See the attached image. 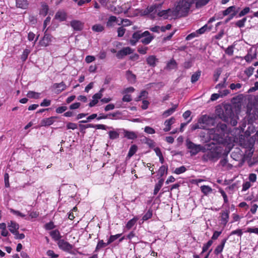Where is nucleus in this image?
<instances>
[{"instance_id": "f257e3e1", "label": "nucleus", "mask_w": 258, "mask_h": 258, "mask_svg": "<svg viewBox=\"0 0 258 258\" xmlns=\"http://www.w3.org/2000/svg\"><path fill=\"white\" fill-rule=\"evenodd\" d=\"M193 3V0H180L179 1L173 8V17L176 18L186 16Z\"/></svg>"}, {"instance_id": "f03ea898", "label": "nucleus", "mask_w": 258, "mask_h": 258, "mask_svg": "<svg viewBox=\"0 0 258 258\" xmlns=\"http://www.w3.org/2000/svg\"><path fill=\"white\" fill-rule=\"evenodd\" d=\"M224 109L221 118L227 123L230 124L233 126H236L237 123L238 117L234 113L231 106L226 105L224 106Z\"/></svg>"}, {"instance_id": "7ed1b4c3", "label": "nucleus", "mask_w": 258, "mask_h": 258, "mask_svg": "<svg viewBox=\"0 0 258 258\" xmlns=\"http://www.w3.org/2000/svg\"><path fill=\"white\" fill-rule=\"evenodd\" d=\"M221 155V152L216 149H213L208 151L202 157L205 161L208 160H217Z\"/></svg>"}, {"instance_id": "20e7f679", "label": "nucleus", "mask_w": 258, "mask_h": 258, "mask_svg": "<svg viewBox=\"0 0 258 258\" xmlns=\"http://www.w3.org/2000/svg\"><path fill=\"white\" fill-rule=\"evenodd\" d=\"M186 145L192 155H196L202 149V147L200 145H196L189 140H186Z\"/></svg>"}, {"instance_id": "39448f33", "label": "nucleus", "mask_w": 258, "mask_h": 258, "mask_svg": "<svg viewBox=\"0 0 258 258\" xmlns=\"http://www.w3.org/2000/svg\"><path fill=\"white\" fill-rule=\"evenodd\" d=\"M57 245L60 249L67 252H70L73 248L72 244L63 239L59 240L57 242Z\"/></svg>"}, {"instance_id": "423d86ee", "label": "nucleus", "mask_w": 258, "mask_h": 258, "mask_svg": "<svg viewBox=\"0 0 258 258\" xmlns=\"http://www.w3.org/2000/svg\"><path fill=\"white\" fill-rule=\"evenodd\" d=\"M157 15L160 17H162L163 18L166 19H168L169 18H175L173 17V9H168L166 10H162L160 11L159 9L158 11Z\"/></svg>"}, {"instance_id": "0eeeda50", "label": "nucleus", "mask_w": 258, "mask_h": 258, "mask_svg": "<svg viewBox=\"0 0 258 258\" xmlns=\"http://www.w3.org/2000/svg\"><path fill=\"white\" fill-rule=\"evenodd\" d=\"M141 35L142 36V38H141V41L145 45L149 44L154 38L148 31L143 32Z\"/></svg>"}, {"instance_id": "6e6552de", "label": "nucleus", "mask_w": 258, "mask_h": 258, "mask_svg": "<svg viewBox=\"0 0 258 258\" xmlns=\"http://www.w3.org/2000/svg\"><path fill=\"white\" fill-rule=\"evenodd\" d=\"M213 120L212 117L207 115H202L199 119V123L200 124L205 125L206 127V125H209L210 123H213Z\"/></svg>"}, {"instance_id": "1a4fd4ad", "label": "nucleus", "mask_w": 258, "mask_h": 258, "mask_svg": "<svg viewBox=\"0 0 258 258\" xmlns=\"http://www.w3.org/2000/svg\"><path fill=\"white\" fill-rule=\"evenodd\" d=\"M118 23H119V21L116 17L110 16L107 20L106 25L107 28H110L114 27L116 24L118 25Z\"/></svg>"}, {"instance_id": "9d476101", "label": "nucleus", "mask_w": 258, "mask_h": 258, "mask_svg": "<svg viewBox=\"0 0 258 258\" xmlns=\"http://www.w3.org/2000/svg\"><path fill=\"white\" fill-rule=\"evenodd\" d=\"M102 6L105 7L108 10L116 12V8L112 5H108L110 2L114 3L115 0H99Z\"/></svg>"}, {"instance_id": "9b49d317", "label": "nucleus", "mask_w": 258, "mask_h": 258, "mask_svg": "<svg viewBox=\"0 0 258 258\" xmlns=\"http://www.w3.org/2000/svg\"><path fill=\"white\" fill-rule=\"evenodd\" d=\"M51 36L48 34H45L42 40L39 42L42 46L46 47L49 45L51 41Z\"/></svg>"}, {"instance_id": "f8f14e48", "label": "nucleus", "mask_w": 258, "mask_h": 258, "mask_svg": "<svg viewBox=\"0 0 258 258\" xmlns=\"http://www.w3.org/2000/svg\"><path fill=\"white\" fill-rule=\"evenodd\" d=\"M71 26L76 31H80L83 28V23L80 21L73 20L71 22Z\"/></svg>"}, {"instance_id": "ddd939ff", "label": "nucleus", "mask_w": 258, "mask_h": 258, "mask_svg": "<svg viewBox=\"0 0 258 258\" xmlns=\"http://www.w3.org/2000/svg\"><path fill=\"white\" fill-rule=\"evenodd\" d=\"M161 5H153L147 8V11L149 13H151V15L153 18L155 17V15L157 14L158 11L161 7Z\"/></svg>"}, {"instance_id": "4468645a", "label": "nucleus", "mask_w": 258, "mask_h": 258, "mask_svg": "<svg viewBox=\"0 0 258 258\" xmlns=\"http://www.w3.org/2000/svg\"><path fill=\"white\" fill-rule=\"evenodd\" d=\"M142 33L140 31L135 32L132 36V38L130 40V43L132 45H135L137 42L142 38Z\"/></svg>"}, {"instance_id": "2eb2a0df", "label": "nucleus", "mask_w": 258, "mask_h": 258, "mask_svg": "<svg viewBox=\"0 0 258 258\" xmlns=\"http://www.w3.org/2000/svg\"><path fill=\"white\" fill-rule=\"evenodd\" d=\"M102 96V94L100 92L95 94L92 97V100L89 104V106L91 107L94 106L98 102V100L101 98Z\"/></svg>"}, {"instance_id": "dca6fc26", "label": "nucleus", "mask_w": 258, "mask_h": 258, "mask_svg": "<svg viewBox=\"0 0 258 258\" xmlns=\"http://www.w3.org/2000/svg\"><path fill=\"white\" fill-rule=\"evenodd\" d=\"M235 6H231L228 7L226 10L219 13L218 15L221 16V17H218L217 19H222L224 16H225L232 12H234L233 15H235Z\"/></svg>"}, {"instance_id": "f3484780", "label": "nucleus", "mask_w": 258, "mask_h": 258, "mask_svg": "<svg viewBox=\"0 0 258 258\" xmlns=\"http://www.w3.org/2000/svg\"><path fill=\"white\" fill-rule=\"evenodd\" d=\"M16 7L22 9H27L28 8L29 2L27 0H16Z\"/></svg>"}, {"instance_id": "a211bd4d", "label": "nucleus", "mask_w": 258, "mask_h": 258, "mask_svg": "<svg viewBox=\"0 0 258 258\" xmlns=\"http://www.w3.org/2000/svg\"><path fill=\"white\" fill-rule=\"evenodd\" d=\"M8 227L9 228V230L13 234L16 233V232L18 231V230L19 228V224L12 221L8 223Z\"/></svg>"}, {"instance_id": "6ab92c4d", "label": "nucleus", "mask_w": 258, "mask_h": 258, "mask_svg": "<svg viewBox=\"0 0 258 258\" xmlns=\"http://www.w3.org/2000/svg\"><path fill=\"white\" fill-rule=\"evenodd\" d=\"M229 210H226L221 213V221L222 223L225 225L229 220Z\"/></svg>"}, {"instance_id": "aec40b11", "label": "nucleus", "mask_w": 258, "mask_h": 258, "mask_svg": "<svg viewBox=\"0 0 258 258\" xmlns=\"http://www.w3.org/2000/svg\"><path fill=\"white\" fill-rule=\"evenodd\" d=\"M147 63L150 67H154L158 62V59L154 55H150L146 59Z\"/></svg>"}, {"instance_id": "412c9836", "label": "nucleus", "mask_w": 258, "mask_h": 258, "mask_svg": "<svg viewBox=\"0 0 258 258\" xmlns=\"http://www.w3.org/2000/svg\"><path fill=\"white\" fill-rule=\"evenodd\" d=\"M175 118L173 117L165 121L164 125L165 127L163 129L164 132H168L171 129V125L174 123Z\"/></svg>"}, {"instance_id": "4be33fe9", "label": "nucleus", "mask_w": 258, "mask_h": 258, "mask_svg": "<svg viewBox=\"0 0 258 258\" xmlns=\"http://www.w3.org/2000/svg\"><path fill=\"white\" fill-rule=\"evenodd\" d=\"M55 117L52 116L48 118H44L41 122V126H49L52 124L54 121V119Z\"/></svg>"}, {"instance_id": "5701e85b", "label": "nucleus", "mask_w": 258, "mask_h": 258, "mask_svg": "<svg viewBox=\"0 0 258 258\" xmlns=\"http://www.w3.org/2000/svg\"><path fill=\"white\" fill-rule=\"evenodd\" d=\"M227 241V238L223 239L221 242V244L218 245L214 250V253L216 255H218L221 253L224 248L225 244Z\"/></svg>"}, {"instance_id": "b1692460", "label": "nucleus", "mask_w": 258, "mask_h": 258, "mask_svg": "<svg viewBox=\"0 0 258 258\" xmlns=\"http://www.w3.org/2000/svg\"><path fill=\"white\" fill-rule=\"evenodd\" d=\"M132 52V49L129 47H126L123 48L121 50H120L117 54V56L119 57L120 56L122 57L127 54H129Z\"/></svg>"}, {"instance_id": "393cba45", "label": "nucleus", "mask_w": 258, "mask_h": 258, "mask_svg": "<svg viewBox=\"0 0 258 258\" xmlns=\"http://www.w3.org/2000/svg\"><path fill=\"white\" fill-rule=\"evenodd\" d=\"M50 235L51 236L52 239L57 242L60 240L61 236L60 235V232L58 230H52L50 232Z\"/></svg>"}, {"instance_id": "a878e982", "label": "nucleus", "mask_w": 258, "mask_h": 258, "mask_svg": "<svg viewBox=\"0 0 258 258\" xmlns=\"http://www.w3.org/2000/svg\"><path fill=\"white\" fill-rule=\"evenodd\" d=\"M124 137L130 140H134L137 138L138 137L137 135L135 132L128 131L126 130L124 131Z\"/></svg>"}, {"instance_id": "bb28decb", "label": "nucleus", "mask_w": 258, "mask_h": 258, "mask_svg": "<svg viewBox=\"0 0 258 258\" xmlns=\"http://www.w3.org/2000/svg\"><path fill=\"white\" fill-rule=\"evenodd\" d=\"M55 18L60 21H64L67 18V14L64 11H58L55 15Z\"/></svg>"}, {"instance_id": "cd10ccee", "label": "nucleus", "mask_w": 258, "mask_h": 258, "mask_svg": "<svg viewBox=\"0 0 258 258\" xmlns=\"http://www.w3.org/2000/svg\"><path fill=\"white\" fill-rule=\"evenodd\" d=\"M53 88L57 89V93H60L66 89V85L63 82H61L60 83L54 84Z\"/></svg>"}, {"instance_id": "c85d7f7f", "label": "nucleus", "mask_w": 258, "mask_h": 258, "mask_svg": "<svg viewBox=\"0 0 258 258\" xmlns=\"http://www.w3.org/2000/svg\"><path fill=\"white\" fill-rule=\"evenodd\" d=\"M202 72L200 70H198L194 73L191 77V82L194 84L197 82L200 79L201 75Z\"/></svg>"}, {"instance_id": "c756f323", "label": "nucleus", "mask_w": 258, "mask_h": 258, "mask_svg": "<svg viewBox=\"0 0 258 258\" xmlns=\"http://www.w3.org/2000/svg\"><path fill=\"white\" fill-rule=\"evenodd\" d=\"M164 182V179L161 178L160 179L158 182L155 184V188L154 190V195H156L157 194L160 188L163 185Z\"/></svg>"}, {"instance_id": "7c9ffc66", "label": "nucleus", "mask_w": 258, "mask_h": 258, "mask_svg": "<svg viewBox=\"0 0 258 258\" xmlns=\"http://www.w3.org/2000/svg\"><path fill=\"white\" fill-rule=\"evenodd\" d=\"M104 29V26L100 24H95L92 27V30L95 32H101Z\"/></svg>"}, {"instance_id": "2f4dec72", "label": "nucleus", "mask_w": 258, "mask_h": 258, "mask_svg": "<svg viewBox=\"0 0 258 258\" xmlns=\"http://www.w3.org/2000/svg\"><path fill=\"white\" fill-rule=\"evenodd\" d=\"M177 106V105H174L172 108H170L167 109V110L165 111L162 114L163 117H167L168 116L172 114L175 111Z\"/></svg>"}, {"instance_id": "473e14b6", "label": "nucleus", "mask_w": 258, "mask_h": 258, "mask_svg": "<svg viewBox=\"0 0 258 258\" xmlns=\"http://www.w3.org/2000/svg\"><path fill=\"white\" fill-rule=\"evenodd\" d=\"M126 77L128 81L131 83H134L136 81V76L132 73L130 71H127L126 72Z\"/></svg>"}, {"instance_id": "72a5a7b5", "label": "nucleus", "mask_w": 258, "mask_h": 258, "mask_svg": "<svg viewBox=\"0 0 258 258\" xmlns=\"http://www.w3.org/2000/svg\"><path fill=\"white\" fill-rule=\"evenodd\" d=\"M227 129V125L225 123H218L216 126V130L220 134L223 133Z\"/></svg>"}, {"instance_id": "f704fd0d", "label": "nucleus", "mask_w": 258, "mask_h": 258, "mask_svg": "<svg viewBox=\"0 0 258 258\" xmlns=\"http://www.w3.org/2000/svg\"><path fill=\"white\" fill-rule=\"evenodd\" d=\"M201 189L202 192L205 195H207L209 194L212 192V188L208 185H202L201 186Z\"/></svg>"}, {"instance_id": "c9c22d12", "label": "nucleus", "mask_w": 258, "mask_h": 258, "mask_svg": "<svg viewBox=\"0 0 258 258\" xmlns=\"http://www.w3.org/2000/svg\"><path fill=\"white\" fill-rule=\"evenodd\" d=\"M109 244L108 243V241H107V243H105V242H104L103 240H99L98 241V243L97 244V246L96 247L95 251H97L100 249H101L102 248H104V247H106V246H107Z\"/></svg>"}, {"instance_id": "e433bc0d", "label": "nucleus", "mask_w": 258, "mask_h": 258, "mask_svg": "<svg viewBox=\"0 0 258 258\" xmlns=\"http://www.w3.org/2000/svg\"><path fill=\"white\" fill-rule=\"evenodd\" d=\"M138 220L137 217H134L130 221H128L126 225V227L127 229H131L136 223Z\"/></svg>"}, {"instance_id": "4c0bfd02", "label": "nucleus", "mask_w": 258, "mask_h": 258, "mask_svg": "<svg viewBox=\"0 0 258 258\" xmlns=\"http://www.w3.org/2000/svg\"><path fill=\"white\" fill-rule=\"evenodd\" d=\"M40 93L35 92L34 91H29L27 96L30 98L38 99L40 97Z\"/></svg>"}, {"instance_id": "58836bf2", "label": "nucleus", "mask_w": 258, "mask_h": 258, "mask_svg": "<svg viewBox=\"0 0 258 258\" xmlns=\"http://www.w3.org/2000/svg\"><path fill=\"white\" fill-rule=\"evenodd\" d=\"M194 3L195 2L197 8H200L206 5L209 0H193Z\"/></svg>"}, {"instance_id": "ea45409f", "label": "nucleus", "mask_w": 258, "mask_h": 258, "mask_svg": "<svg viewBox=\"0 0 258 258\" xmlns=\"http://www.w3.org/2000/svg\"><path fill=\"white\" fill-rule=\"evenodd\" d=\"M177 63L175 60L172 59L168 62L166 66V68L168 70H173L176 68Z\"/></svg>"}, {"instance_id": "a19ab883", "label": "nucleus", "mask_w": 258, "mask_h": 258, "mask_svg": "<svg viewBox=\"0 0 258 258\" xmlns=\"http://www.w3.org/2000/svg\"><path fill=\"white\" fill-rule=\"evenodd\" d=\"M109 138L111 140L116 139L119 138V133L115 131H111L108 132Z\"/></svg>"}, {"instance_id": "79ce46f5", "label": "nucleus", "mask_w": 258, "mask_h": 258, "mask_svg": "<svg viewBox=\"0 0 258 258\" xmlns=\"http://www.w3.org/2000/svg\"><path fill=\"white\" fill-rule=\"evenodd\" d=\"M148 93L147 91L145 90H143L141 92L140 95L138 96V98L136 99V101H139L140 100L143 99H145L147 97Z\"/></svg>"}, {"instance_id": "37998d69", "label": "nucleus", "mask_w": 258, "mask_h": 258, "mask_svg": "<svg viewBox=\"0 0 258 258\" xmlns=\"http://www.w3.org/2000/svg\"><path fill=\"white\" fill-rule=\"evenodd\" d=\"M137 151V147L135 145H132L130 149V150L127 154V156L129 157H132V156L134 155V154H135Z\"/></svg>"}, {"instance_id": "c03bdc74", "label": "nucleus", "mask_w": 258, "mask_h": 258, "mask_svg": "<svg viewBox=\"0 0 258 258\" xmlns=\"http://www.w3.org/2000/svg\"><path fill=\"white\" fill-rule=\"evenodd\" d=\"M152 210L149 209L147 213L143 216L142 218V220L143 221H146L149 219H150L152 216Z\"/></svg>"}, {"instance_id": "a18cd8bd", "label": "nucleus", "mask_w": 258, "mask_h": 258, "mask_svg": "<svg viewBox=\"0 0 258 258\" xmlns=\"http://www.w3.org/2000/svg\"><path fill=\"white\" fill-rule=\"evenodd\" d=\"M213 244L212 240H209L207 243L204 244L202 248V253L206 252Z\"/></svg>"}, {"instance_id": "49530a36", "label": "nucleus", "mask_w": 258, "mask_h": 258, "mask_svg": "<svg viewBox=\"0 0 258 258\" xmlns=\"http://www.w3.org/2000/svg\"><path fill=\"white\" fill-rule=\"evenodd\" d=\"M185 171H186V168L185 167V166H181L178 168H176L175 169L174 173L176 174H181V173L184 172Z\"/></svg>"}, {"instance_id": "de8ad7c7", "label": "nucleus", "mask_w": 258, "mask_h": 258, "mask_svg": "<svg viewBox=\"0 0 258 258\" xmlns=\"http://www.w3.org/2000/svg\"><path fill=\"white\" fill-rule=\"evenodd\" d=\"M30 52V50L27 49H26L24 50L23 54L21 55V58L23 61H25Z\"/></svg>"}, {"instance_id": "09e8293b", "label": "nucleus", "mask_w": 258, "mask_h": 258, "mask_svg": "<svg viewBox=\"0 0 258 258\" xmlns=\"http://www.w3.org/2000/svg\"><path fill=\"white\" fill-rule=\"evenodd\" d=\"M246 21V18H243L241 20H238L235 23L236 26L241 28L244 26L245 23Z\"/></svg>"}, {"instance_id": "8fccbe9b", "label": "nucleus", "mask_w": 258, "mask_h": 258, "mask_svg": "<svg viewBox=\"0 0 258 258\" xmlns=\"http://www.w3.org/2000/svg\"><path fill=\"white\" fill-rule=\"evenodd\" d=\"M97 114L93 113V114L90 115V116H89L87 118V120H81V121H80V122H81V123H87V122H88L89 121H90L91 120L95 118L96 117H97Z\"/></svg>"}, {"instance_id": "3c124183", "label": "nucleus", "mask_w": 258, "mask_h": 258, "mask_svg": "<svg viewBox=\"0 0 258 258\" xmlns=\"http://www.w3.org/2000/svg\"><path fill=\"white\" fill-rule=\"evenodd\" d=\"M167 172V167L164 165L161 166L159 169V174L160 176L162 177L165 173Z\"/></svg>"}, {"instance_id": "603ef678", "label": "nucleus", "mask_w": 258, "mask_h": 258, "mask_svg": "<svg viewBox=\"0 0 258 258\" xmlns=\"http://www.w3.org/2000/svg\"><path fill=\"white\" fill-rule=\"evenodd\" d=\"M122 25L123 26H128L131 25V21L128 19H122L119 23H118V25Z\"/></svg>"}, {"instance_id": "864d4df0", "label": "nucleus", "mask_w": 258, "mask_h": 258, "mask_svg": "<svg viewBox=\"0 0 258 258\" xmlns=\"http://www.w3.org/2000/svg\"><path fill=\"white\" fill-rule=\"evenodd\" d=\"M117 36L119 37H122L125 32V29L123 28V27L121 26L119 27L117 29Z\"/></svg>"}, {"instance_id": "5fc2aeb1", "label": "nucleus", "mask_w": 258, "mask_h": 258, "mask_svg": "<svg viewBox=\"0 0 258 258\" xmlns=\"http://www.w3.org/2000/svg\"><path fill=\"white\" fill-rule=\"evenodd\" d=\"M120 234H117L114 235H111L108 240V243L110 244L111 243L115 241L116 239H117L118 238H119L120 236Z\"/></svg>"}, {"instance_id": "6e6d98bb", "label": "nucleus", "mask_w": 258, "mask_h": 258, "mask_svg": "<svg viewBox=\"0 0 258 258\" xmlns=\"http://www.w3.org/2000/svg\"><path fill=\"white\" fill-rule=\"evenodd\" d=\"M144 131L148 134H154L155 133V130L149 126H147L145 127Z\"/></svg>"}, {"instance_id": "4d7b16f0", "label": "nucleus", "mask_w": 258, "mask_h": 258, "mask_svg": "<svg viewBox=\"0 0 258 258\" xmlns=\"http://www.w3.org/2000/svg\"><path fill=\"white\" fill-rule=\"evenodd\" d=\"M253 71V68L249 67L245 70L244 73L248 77H250L252 75Z\"/></svg>"}, {"instance_id": "13d9d810", "label": "nucleus", "mask_w": 258, "mask_h": 258, "mask_svg": "<svg viewBox=\"0 0 258 258\" xmlns=\"http://www.w3.org/2000/svg\"><path fill=\"white\" fill-rule=\"evenodd\" d=\"M10 212L11 213L18 216H20L21 217H24L25 216V215L21 213L20 211L14 210L13 209H10Z\"/></svg>"}, {"instance_id": "bf43d9fd", "label": "nucleus", "mask_w": 258, "mask_h": 258, "mask_svg": "<svg viewBox=\"0 0 258 258\" xmlns=\"http://www.w3.org/2000/svg\"><path fill=\"white\" fill-rule=\"evenodd\" d=\"M51 104V100L47 99H44L43 101L40 103V106L42 107L49 106Z\"/></svg>"}, {"instance_id": "052dcab7", "label": "nucleus", "mask_w": 258, "mask_h": 258, "mask_svg": "<svg viewBox=\"0 0 258 258\" xmlns=\"http://www.w3.org/2000/svg\"><path fill=\"white\" fill-rule=\"evenodd\" d=\"M219 191L221 194L223 198L224 203H227L228 202L227 196L225 192V191L221 188H220Z\"/></svg>"}, {"instance_id": "680f3d73", "label": "nucleus", "mask_w": 258, "mask_h": 258, "mask_svg": "<svg viewBox=\"0 0 258 258\" xmlns=\"http://www.w3.org/2000/svg\"><path fill=\"white\" fill-rule=\"evenodd\" d=\"M95 60V57L93 55H87L85 58V61L87 63H90Z\"/></svg>"}, {"instance_id": "e2e57ef3", "label": "nucleus", "mask_w": 258, "mask_h": 258, "mask_svg": "<svg viewBox=\"0 0 258 258\" xmlns=\"http://www.w3.org/2000/svg\"><path fill=\"white\" fill-rule=\"evenodd\" d=\"M147 50H148L147 47L141 46V47H139L138 48V51L142 54H146L147 53Z\"/></svg>"}, {"instance_id": "0e129e2a", "label": "nucleus", "mask_w": 258, "mask_h": 258, "mask_svg": "<svg viewBox=\"0 0 258 258\" xmlns=\"http://www.w3.org/2000/svg\"><path fill=\"white\" fill-rule=\"evenodd\" d=\"M44 227L46 230H51L55 227V226L52 222H50L46 223Z\"/></svg>"}, {"instance_id": "69168bd1", "label": "nucleus", "mask_w": 258, "mask_h": 258, "mask_svg": "<svg viewBox=\"0 0 258 258\" xmlns=\"http://www.w3.org/2000/svg\"><path fill=\"white\" fill-rule=\"evenodd\" d=\"M251 186V183L249 181H246L242 184V191H246Z\"/></svg>"}, {"instance_id": "338daca9", "label": "nucleus", "mask_w": 258, "mask_h": 258, "mask_svg": "<svg viewBox=\"0 0 258 258\" xmlns=\"http://www.w3.org/2000/svg\"><path fill=\"white\" fill-rule=\"evenodd\" d=\"M250 11V9L248 7L245 8L242 10L239 14V17H241L247 14Z\"/></svg>"}, {"instance_id": "774afa93", "label": "nucleus", "mask_w": 258, "mask_h": 258, "mask_svg": "<svg viewBox=\"0 0 258 258\" xmlns=\"http://www.w3.org/2000/svg\"><path fill=\"white\" fill-rule=\"evenodd\" d=\"M46 254L48 256H50L51 258H56L58 257V255L57 254H55L53 250H48Z\"/></svg>"}]
</instances>
